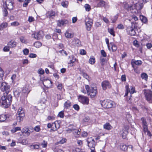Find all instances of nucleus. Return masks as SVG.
Wrapping results in <instances>:
<instances>
[{
    "label": "nucleus",
    "mask_w": 152,
    "mask_h": 152,
    "mask_svg": "<svg viewBox=\"0 0 152 152\" xmlns=\"http://www.w3.org/2000/svg\"><path fill=\"white\" fill-rule=\"evenodd\" d=\"M20 41L23 43H26L27 42V40L25 39V38L23 37H21L20 38Z\"/></svg>",
    "instance_id": "44"
},
{
    "label": "nucleus",
    "mask_w": 152,
    "mask_h": 152,
    "mask_svg": "<svg viewBox=\"0 0 152 152\" xmlns=\"http://www.w3.org/2000/svg\"><path fill=\"white\" fill-rule=\"evenodd\" d=\"M140 19L144 23H146L147 21V19L146 17L143 15L140 16Z\"/></svg>",
    "instance_id": "36"
},
{
    "label": "nucleus",
    "mask_w": 152,
    "mask_h": 152,
    "mask_svg": "<svg viewBox=\"0 0 152 152\" xmlns=\"http://www.w3.org/2000/svg\"><path fill=\"white\" fill-rule=\"evenodd\" d=\"M25 115L24 110L22 107H20L18 109L16 119L17 121L20 122L23 120Z\"/></svg>",
    "instance_id": "5"
},
{
    "label": "nucleus",
    "mask_w": 152,
    "mask_h": 152,
    "mask_svg": "<svg viewBox=\"0 0 152 152\" xmlns=\"http://www.w3.org/2000/svg\"><path fill=\"white\" fill-rule=\"evenodd\" d=\"M127 31L128 34L130 35L131 36H134L136 34V32L134 29L133 28L130 27H129L127 28Z\"/></svg>",
    "instance_id": "17"
},
{
    "label": "nucleus",
    "mask_w": 152,
    "mask_h": 152,
    "mask_svg": "<svg viewBox=\"0 0 152 152\" xmlns=\"http://www.w3.org/2000/svg\"><path fill=\"white\" fill-rule=\"evenodd\" d=\"M95 59L94 57L90 58L89 61V62L90 64H93L95 63Z\"/></svg>",
    "instance_id": "42"
},
{
    "label": "nucleus",
    "mask_w": 152,
    "mask_h": 152,
    "mask_svg": "<svg viewBox=\"0 0 152 152\" xmlns=\"http://www.w3.org/2000/svg\"><path fill=\"white\" fill-rule=\"evenodd\" d=\"M7 26H8V24L7 23H3L1 24V27L2 28H5L6 27H7Z\"/></svg>",
    "instance_id": "55"
},
{
    "label": "nucleus",
    "mask_w": 152,
    "mask_h": 152,
    "mask_svg": "<svg viewBox=\"0 0 152 152\" xmlns=\"http://www.w3.org/2000/svg\"><path fill=\"white\" fill-rule=\"evenodd\" d=\"M112 45L111 48L113 51H115L117 49V47L116 45L113 44V43H110Z\"/></svg>",
    "instance_id": "41"
},
{
    "label": "nucleus",
    "mask_w": 152,
    "mask_h": 152,
    "mask_svg": "<svg viewBox=\"0 0 152 152\" xmlns=\"http://www.w3.org/2000/svg\"><path fill=\"white\" fill-rule=\"evenodd\" d=\"M134 91L135 89L132 86L130 87V89L129 88V91L131 94L134 93Z\"/></svg>",
    "instance_id": "46"
},
{
    "label": "nucleus",
    "mask_w": 152,
    "mask_h": 152,
    "mask_svg": "<svg viewBox=\"0 0 152 152\" xmlns=\"http://www.w3.org/2000/svg\"><path fill=\"white\" fill-rule=\"evenodd\" d=\"M84 7L86 11H89L91 10L90 6L88 4H86L85 5Z\"/></svg>",
    "instance_id": "43"
},
{
    "label": "nucleus",
    "mask_w": 152,
    "mask_h": 152,
    "mask_svg": "<svg viewBox=\"0 0 152 152\" xmlns=\"http://www.w3.org/2000/svg\"><path fill=\"white\" fill-rule=\"evenodd\" d=\"M20 130V128L19 127H16L13 128L11 130V132H17V131L18 130Z\"/></svg>",
    "instance_id": "47"
},
{
    "label": "nucleus",
    "mask_w": 152,
    "mask_h": 152,
    "mask_svg": "<svg viewBox=\"0 0 152 152\" xmlns=\"http://www.w3.org/2000/svg\"><path fill=\"white\" fill-rule=\"evenodd\" d=\"M69 130L70 131L69 132H72V133H78V132H80V131L79 130L74 129H70Z\"/></svg>",
    "instance_id": "45"
},
{
    "label": "nucleus",
    "mask_w": 152,
    "mask_h": 152,
    "mask_svg": "<svg viewBox=\"0 0 152 152\" xmlns=\"http://www.w3.org/2000/svg\"><path fill=\"white\" fill-rule=\"evenodd\" d=\"M133 45L135 46L136 47H138L139 46V45L138 43V41H137L136 40H135L133 42Z\"/></svg>",
    "instance_id": "60"
},
{
    "label": "nucleus",
    "mask_w": 152,
    "mask_h": 152,
    "mask_svg": "<svg viewBox=\"0 0 152 152\" xmlns=\"http://www.w3.org/2000/svg\"><path fill=\"white\" fill-rule=\"evenodd\" d=\"M3 14L4 17H6L8 15V11L5 8H4L3 9Z\"/></svg>",
    "instance_id": "33"
},
{
    "label": "nucleus",
    "mask_w": 152,
    "mask_h": 152,
    "mask_svg": "<svg viewBox=\"0 0 152 152\" xmlns=\"http://www.w3.org/2000/svg\"><path fill=\"white\" fill-rule=\"evenodd\" d=\"M102 86L104 90H105L107 88H110L111 86L109 82L107 80H104L101 83Z\"/></svg>",
    "instance_id": "13"
},
{
    "label": "nucleus",
    "mask_w": 152,
    "mask_h": 152,
    "mask_svg": "<svg viewBox=\"0 0 152 152\" xmlns=\"http://www.w3.org/2000/svg\"><path fill=\"white\" fill-rule=\"evenodd\" d=\"M100 63L102 66H103L104 65H105L106 63L105 58H104L102 57H101L100 58Z\"/></svg>",
    "instance_id": "25"
},
{
    "label": "nucleus",
    "mask_w": 152,
    "mask_h": 152,
    "mask_svg": "<svg viewBox=\"0 0 152 152\" xmlns=\"http://www.w3.org/2000/svg\"><path fill=\"white\" fill-rule=\"evenodd\" d=\"M101 55L104 57H106L107 56V54L105 51L104 50H102L101 51Z\"/></svg>",
    "instance_id": "56"
},
{
    "label": "nucleus",
    "mask_w": 152,
    "mask_h": 152,
    "mask_svg": "<svg viewBox=\"0 0 152 152\" xmlns=\"http://www.w3.org/2000/svg\"><path fill=\"white\" fill-rule=\"evenodd\" d=\"M104 127L105 129L109 130L111 129L112 127L109 123H107L104 125Z\"/></svg>",
    "instance_id": "30"
},
{
    "label": "nucleus",
    "mask_w": 152,
    "mask_h": 152,
    "mask_svg": "<svg viewBox=\"0 0 152 152\" xmlns=\"http://www.w3.org/2000/svg\"><path fill=\"white\" fill-rule=\"evenodd\" d=\"M42 43L39 42H37L34 43V46L37 48H39L42 46Z\"/></svg>",
    "instance_id": "34"
},
{
    "label": "nucleus",
    "mask_w": 152,
    "mask_h": 152,
    "mask_svg": "<svg viewBox=\"0 0 152 152\" xmlns=\"http://www.w3.org/2000/svg\"><path fill=\"white\" fill-rule=\"evenodd\" d=\"M78 99L79 101L83 104H88L89 103V99L86 96L80 95L78 96Z\"/></svg>",
    "instance_id": "8"
},
{
    "label": "nucleus",
    "mask_w": 152,
    "mask_h": 152,
    "mask_svg": "<svg viewBox=\"0 0 152 152\" xmlns=\"http://www.w3.org/2000/svg\"><path fill=\"white\" fill-rule=\"evenodd\" d=\"M34 131L35 130L36 132H39L40 130V127L39 126H36L34 128Z\"/></svg>",
    "instance_id": "50"
},
{
    "label": "nucleus",
    "mask_w": 152,
    "mask_h": 152,
    "mask_svg": "<svg viewBox=\"0 0 152 152\" xmlns=\"http://www.w3.org/2000/svg\"><path fill=\"white\" fill-rule=\"evenodd\" d=\"M43 84L46 88H49L51 86L52 82L50 80L47 79L43 81Z\"/></svg>",
    "instance_id": "18"
},
{
    "label": "nucleus",
    "mask_w": 152,
    "mask_h": 152,
    "mask_svg": "<svg viewBox=\"0 0 152 152\" xmlns=\"http://www.w3.org/2000/svg\"><path fill=\"white\" fill-rule=\"evenodd\" d=\"M30 91V90H29L28 88L24 87L22 90V92L24 94H28Z\"/></svg>",
    "instance_id": "26"
},
{
    "label": "nucleus",
    "mask_w": 152,
    "mask_h": 152,
    "mask_svg": "<svg viewBox=\"0 0 152 152\" xmlns=\"http://www.w3.org/2000/svg\"><path fill=\"white\" fill-rule=\"evenodd\" d=\"M130 6H132L131 10H133L134 8L136 9L137 10H140L143 7V4L142 3L137 4L134 5H130Z\"/></svg>",
    "instance_id": "15"
},
{
    "label": "nucleus",
    "mask_w": 152,
    "mask_h": 152,
    "mask_svg": "<svg viewBox=\"0 0 152 152\" xmlns=\"http://www.w3.org/2000/svg\"><path fill=\"white\" fill-rule=\"evenodd\" d=\"M1 89L3 92L5 91L6 93H4L2 96V100L1 105L4 108L8 107L12 102V96L8 93L10 91V86L7 83L3 82H1Z\"/></svg>",
    "instance_id": "1"
},
{
    "label": "nucleus",
    "mask_w": 152,
    "mask_h": 152,
    "mask_svg": "<svg viewBox=\"0 0 152 152\" xmlns=\"http://www.w3.org/2000/svg\"><path fill=\"white\" fill-rule=\"evenodd\" d=\"M25 115L24 110L22 107H20L18 109L16 119L17 121L20 122L23 120Z\"/></svg>",
    "instance_id": "4"
},
{
    "label": "nucleus",
    "mask_w": 152,
    "mask_h": 152,
    "mask_svg": "<svg viewBox=\"0 0 152 152\" xmlns=\"http://www.w3.org/2000/svg\"><path fill=\"white\" fill-rule=\"evenodd\" d=\"M10 48L8 45L7 46H5L4 48V50L5 51H8L10 50Z\"/></svg>",
    "instance_id": "58"
},
{
    "label": "nucleus",
    "mask_w": 152,
    "mask_h": 152,
    "mask_svg": "<svg viewBox=\"0 0 152 152\" xmlns=\"http://www.w3.org/2000/svg\"><path fill=\"white\" fill-rule=\"evenodd\" d=\"M69 58L70 59V63H74L76 61V58H75L73 56H69Z\"/></svg>",
    "instance_id": "39"
},
{
    "label": "nucleus",
    "mask_w": 152,
    "mask_h": 152,
    "mask_svg": "<svg viewBox=\"0 0 152 152\" xmlns=\"http://www.w3.org/2000/svg\"><path fill=\"white\" fill-rule=\"evenodd\" d=\"M85 88L87 93L90 96L91 98H94L96 96L97 93V88L96 87H90L88 85H86L85 86Z\"/></svg>",
    "instance_id": "2"
},
{
    "label": "nucleus",
    "mask_w": 152,
    "mask_h": 152,
    "mask_svg": "<svg viewBox=\"0 0 152 152\" xmlns=\"http://www.w3.org/2000/svg\"><path fill=\"white\" fill-rule=\"evenodd\" d=\"M73 107L74 108L77 110H78L79 109V106L77 104H74Z\"/></svg>",
    "instance_id": "62"
},
{
    "label": "nucleus",
    "mask_w": 152,
    "mask_h": 152,
    "mask_svg": "<svg viewBox=\"0 0 152 152\" xmlns=\"http://www.w3.org/2000/svg\"><path fill=\"white\" fill-rule=\"evenodd\" d=\"M65 36L67 38H71L74 36L73 34L70 33L68 32H66L65 33Z\"/></svg>",
    "instance_id": "29"
},
{
    "label": "nucleus",
    "mask_w": 152,
    "mask_h": 152,
    "mask_svg": "<svg viewBox=\"0 0 152 152\" xmlns=\"http://www.w3.org/2000/svg\"><path fill=\"white\" fill-rule=\"evenodd\" d=\"M58 116L61 118H63L64 117V113L63 111H61L60 112L58 115Z\"/></svg>",
    "instance_id": "57"
},
{
    "label": "nucleus",
    "mask_w": 152,
    "mask_h": 152,
    "mask_svg": "<svg viewBox=\"0 0 152 152\" xmlns=\"http://www.w3.org/2000/svg\"><path fill=\"white\" fill-rule=\"evenodd\" d=\"M61 5L64 7H67L68 4V2L67 1H63L61 2Z\"/></svg>",
    "instance_id": "35"
},
{
    "label": "nucleus",
    "mask_w": 152,
    "mask_h": 152,
    "mask_svg": "<svg viewBox=\"0 0 152 152\" xmlns=\"http://www.w3.org/2000/svg\"><path fill=\"white\" fill-rule=\"evenodd\" d=\"M134 63L137 65H140L142 64V62L140 60H137L135 61Z\"/></svg>",
    "instance_id": "52"
},
{
    "label": "nucleus",
    "mask_w": 152,
    "mask_h": 152,
    "mask_svg": "<svg viewBox=\"0 0 152 152\" xmlns=\"http://www.w3.org/2000/svg\"><path fill=\"white\" fill-rule=\"evenodd\" d=\"M120 148L122 150H125L127 149V146L125 145H120Z\"/></svg>",
    "instance_id": "49"
},
{
    "label": "nucleus",
    "mask_w": 152,
    "mask_h": 152,
    "mask_svg": "<svg viewBox=\"0 0 152 152\" xmlns=\"http://www.w3.org/2000/svg\"><path fill=\"white\" fill-rule=\"evenodd\" d=\"M14 0H6L5 1L6 7L8 9L12 10L13 7Z\"/></svg>",
    "instance_id": "11"
},
{
    "label": "nucleus",
    "mask_w": 152,
    "mask_h": 152,
    "mask_svg": "<svg viewBox=\"0 0 152 152\" xmlns=\"http://www.w3.org/2000/svg\"><path fill=\"white\" fill-rule=\"evenodd\" d=\"M22 131V133H31L34 132V129L32 127H25L23 128Z\"/></svg>",
    "instance_id": "14"
},
{
    "label": "nucleus",
    "mask_w": 152,
    "mask_h": 152,
    "mask_svg": "<svg viewBox=\"0 0 152 152\" xmlns=\"http://www.w3.org/2000/svg\"><path fill=\"white\" fill-rule=\"evenodd\" d=\"M71 102L69 101H67L64 103V108L67 109L71 107Z\"/></svg>",
    "instance_id": "23"
},
{
    "label": "nucleus",
    "mask_w": 152,
    "mask_h": 152,
    "mask_svg": "<svg viewBox=\"0 0 152 152\" xmlns=\"http://www.w3.org/2000/svg\"><path fill=\"white\" fill-rule=\"evenodd\" d=\"M141 121H142V123L144 132L145 133L147 132V133H150L148 131V123L145 118L144 117L142 118H141Z\"/></svg>",
    "instance_id": "6"
},
{
    "label": "nucleus",
    "mask_w": 152,
    "mask_h": 152,
    "mask_svg": "<svg viewBox=\"0 0 152 152\" xmlns=\"http://www.w3.org/2000/svg\"><path fill=\"white\" fill-rule=\"evenodd\" d=\"M34 20V18L32 16L29 17L28 19V21L30 22H32Z\"/></svg>",
    "instance_id": "64"
},
{
    "label": "nucleus",
    "mask_w": 152,
    "mask_h": 152,
    "mask_svg": "<svg viewBox=\"0 0 152 152\" xmlns=\"http://www.w3.org/2000/svg\"><path fill=\"white\" fill-rule=\"evenodd\" d=\"M20 94V92L17 91H15L14 92V94L15 96L18 97Z\"/></svg>",
    "instance_id": "59"
},
{
    "label": "nucleus",
    "mask_w": 152,
    "mask_h": 152,
    "mask_svg": "<svg viewBox=\"0 0 152 152\" xmlns=\"http://www.w3.org/2000/svg\"><path fill=\"white\" fill-rule=\"evenodd\" d=\"M7 118L6 115L3 114L0 116V122H4L5 121Z\"/></svg>",
    "instance_id": "27"
},
{
    "label": "nucleus",
    "mask_w": 152,
    "mask_h": 152,
    "mask_svg": "<svg viewBox=\"0 0 152 152\" xmlns=\"http://www.w3.org/2000/svg\"><path fill=\"white\" fill-rule=\"evenodd\" d=\"M57 26H61L65 24H67L68 21L66 20H59L57 21Z\"/></svg>",
    "instance_id": "16"
},
{
    "label": "nucleus",
    "mask_w": 152,
    "mask_h": 152,
    "mask_svg": "<svg viewBox=\"0 0 152 152\" xmlns=\"http://www.w3.org/2000/svg\"><path fill=\"white\" fill-rule=\"evenodd\" d=\"M56 127V123H53L52 124L49 123L47 125V127L48 128H51L50 132H53L54 131L56 130V128H54V127Z\"/></svg>",
    "instance_id": "19"
},
{
    "label": "nucleus",
    "mask_w": 152,
    "mask_h": 152,
    "mask_svg": "<svg viewBox=\"0 0 152 152\" xmlns=\"http://www.w3.org/2000/svg\"><path fill=\"white\" fill-rule=\"evenodd\" d=\"M141 77L142 79H144L145 80H147L148 75L145 73H142L141 75Z\"/></svg>",
    "instance_id": "28"
},
{
    "label": "nucleus",
    "mask_w": 152,
    "mask_h": 152,
    "mask_svg": "<svg viewBox=\"0 0 152 152\" xmlns=\"http://www.w3.org/2000/svg\"><path fill=\"white\" fill-rule=\"evenodd\" d=\"M41 145H42L43 148H46L47 146V142L45 141L44 140L41 143Z\"/></svg>",
    "instance_id": "53"
},
{
    "label": "nucleus",
    "mask_w": 152,
    "mask_h": 152,
    "mask_svg": "<svg viewBox=\"0 0 152 152\" xmlns=\"http://www.w3.org/2000/svg\"><path fill=\"white\" fill-rule=\"evenodd\" d=\"M29 52V50L27 48L23 50V52L24 54L26 55H27L28 54Z\"/></svg>",
    "instance_id": "51"
},
{
    "label": "nucleus",
    "mask_w": 152,
    "mask_h": 152,
    "mask_svg": "<svg viewBox=\"0 0 152 152\" xmlns=\"http://www.w3.org/2000/svg\"><path fill=\"white\" fill-rule=\"evenodd\" d=\"M118 18V17L117 16H115L111 18V20L112 21V22L114 23L115 22L116 20H117Z\"/></svg>",
    "instance_id": "54"
},
{
    "label": "nucleus",
    "mask_w": 152,
    "mask_h": 152,
    "mask_svg": "<svg viewBox=\"0 0 152 152\" xmlns=\"http://www.w3.org/2000/svg\"><path fill=\"white\" fill-rule=\"evenodd\" d=\"M86 28L87 30L89 31L91 30L93 24V20L89 18L86 19Z\"/></svg>",
    "instance_id": "10"
},
{
    "label": "nucleus",
    "mask_w": 152,
    "mask_h": 152,
    "mask_svg": "<svg viewBox=\"0 0 152 152\" xmlns=\"http://www.w3.org/2000/svg\"><path fill=\"white\" fill-rule=\"evenodd\" d=\"M56 53L59 55H64V54H65V56H66L67 55L66 52L64 50L57 51Z\"/></svg>",
    "instance_id": "22"
},
{
    "label": "nucleus",
    "mask_w": 152,
    "mask_h": 152,
    "mask_svg": "<svg viewBox=\"0 0 152 152\" xmlns=\"http://www.w3.org/2000/svg\"><path fill=\"white\" fill-rule=\"evenodd\" d=\"M106 2L102 0L100 1L99 3L98 4V7L104 6L105 5Z\"/></svg>",
    "instance_id": "38"
},
{
    "label": "nucleus",
    "mask_w": 152,
    "mask_h": 152,
    "mask_svg": "<svg viewBox=\"0 0 152 152\" xmlns=\"http://www.w3.org/2000/svg\"><path fill=\"white\" fill-rule=\"evenodd\" d=\"M146 99L150 101L152 98V93L151 91L149 90L145 89L143 90Z\"/></svg>",
    "instance_id": "7"
},
{
    "label": "nucleus",
    "mask_w": 152,
    "mask_h": 152,
    "mask_svg": "<svg viewBox=\"0 0 152 152\" xmlns=\"http://www.w3.org/2000/svg\"><path fill=\"white\" fill-rule=\"evenodd\" d=\"M4 75V72L0 67V83L3 81V77Z\"/></svg>",
    "instance_id": "24"
},
{
    "label": "nucleus",
    "mask_w": 152,
    "mask_h": 152,
    "mask_svg": "<svg viewBox=\"0 0 152 152\" xmlns=\"http://www.w3.org/2000/svg\"><path fill=\"white\" fill-rule=\"evenodd\" d=\"M108 32L113 37L115 36V32L114 31L113 28H108Z\"/></svg>",
    "instance_id": "32"
},
{
    "label": "nucleus",
    "mask_w": 152,
    "mask_h": 152,
    "mask_svg": "<svg viewBox=\"0 0 152 152\" xmlns=\"http://www.w3.org/2000/svg\"><path fill=\"white\" fill-rule=\"evenodd\" d=\"M8 45L10 48H13L16 46V42L13 40H11L8 43Z\"/></svg>",
    "instance_id": "21"
},
{
    "label": "nucleus",
    "mask_w": 152,
    "mask_h": 152,
    "mask_svg": "<svg viewBox=\"0 0 152 152\" xmlns=\"http://www.w3.org/2000/svg\"><path fill=\"white\" fill-rule=\"evenodd\" d=\"M55 15V13L52 11L49 12L47 14V16H49V18H50L51 17L54 16Z\"/></svg>",
    "instance_id": "37"
},
{
    "label": "nucleus",
    "mask_w": 152,
    "mask_h": 152,
    "mask_svg": "<svg viewBox=\"0 0 152 152\" xmlns=\"http://www.w3.org/2000/svg\"><path fill=\"white\" fill-rule=\"evenodd\" d=\"M30 147L32 149H38L39 148V145H30Z\"/></svg>",
    "instance_id": "40"
},
{
    "label": "nucleus",
    "mask_w": 152,
    "mask_h": 152,
    "mask_svg": "<svg viewBox=\"0 0 152 152\" xmlns=\"http://www.w3.org/2000/svg\"><path fill=\"white\" fill-rule=\"evenodd\" d=\"M36 56V54L34 53H30L29 55V57L31 58H35Z\"/></svg>",
    "instance_id": "63"
},
{
    "label": "nucleus",
    "mask_w": 152,
    "mask_h": 152,
    "mask_svg": "<svg viewBox=\"0 0 152 152\" xmlns=\"http://www.w3.org/2000/svg\"><path fill=\"white\" fill-rule=\"evenodd\" d=\"M32 36L33 37L37 39H42L43 37V32L41 31L39 32L35 33L34 34H32Z\"/></svg>",
    "instance_id": "12"
},
{
    "label": "nucleus",
    "mask_w": 152,
    "mask_h": 152,
    "mask_svg": "<svg viewBox=\"0 0 152 152\" xmlns=\"http://www.w3.org/2000/svg\"><path fill=\"white\" fill-rule=\"evenodd\" d=\"M87 141L88 146L90 149L94 148L95 144L94 139L91 137L88 138Z\"/></svg>",
    "instance_id": "9"
},
{
    "label": "nucleus",
    "mask_w": 152,
    "mask_h": 152,
    "mask_svg": "<svg viewBox=\"0 0 152 152\" xmlns=\"http://www.w3.org/2000/svg\"><path fill=\"white\" fill-rule=\"evenodd\" d=\"M124 7L128 10L131 11V6H130V5L128 4L125 3L124 4Z\"/></svg>",
    "instance_id": "31"
},
{
    "label": "nucleus",
    "mask_w": 152,
    "mask_h": 152,
    "mask_svg": "<svg viewBox=\"0 0 152 152\" xmlns=\"http://www.w3.org/2000/svg\"><path fill=\"white\" fill-rule=\"evenodd\" d=\"M100 102L102 106L105 108H109L112 107L114 102L109 100H104L100 101Z\"/></svg>",
    "instance_id": "3"
},
{
    "label": "nucleus",
    "mask_w": 152,
    "mask_h": 152,
    "mask_svg": "<svg viewBox=\"0 0 152 152\" xmlns=\"http://www.w3.org/2000/svg\"><path fill=\"white\" fill-rule=\"evenodd\" d=\"M82 75L83 77H85L86 79L88 80L89 78V76L88 75L84 72H83L82 73Z\"/></svg>",
    "instance_id": "61"
},
{
    "label": "nucleus",
    "mask_w": 152,
    "mask_h": 152,
    "mask_svg": "<svg viewBox=\"0 0 152 152\" xmlns=\"http://www.w3.org/2000/svg\"><path fill=\"white\" fill-rule=\"evenodd\" d=\"M73 44L77 46H79L81 45V42L79 39H74L72 41Z\"/></svg>",
    "instance_id": "20"
},
{
    "label": "nucleus",
    "mask_w": 152,
    "mask_h": 152,
    "mask_svg": "<svg viewBox=\"0 0 152 152\" xmlns=\"http://www.w3.org/2000/svg\"><path fill=\"white\" fill-rule=\"evenodd\" d=\"M11 25L14 26H17L19 25V23L17 21H15L11 23Z\"/></svg>",
    "instance_id": "48"
}]
</instances>
